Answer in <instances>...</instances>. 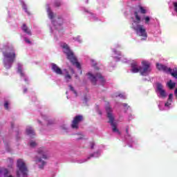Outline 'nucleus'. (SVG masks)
Wrapping results in <instances>:
<instances>
[{
	"instance_id": "1",
	"label": "nucleus",
	"mask_w": 177,
	"mask_h": 177,
	"mask_svg": "<svg viewBox=\"0 0 177 177\" xmlns=\"http://www.w3.org/2000/svg\"><path fill=\"white\" fill-rule=\"evenodd\" d=\"M131 73L133 74H136L137 73H140V75L146 77V75H149L150 73H151V64L147 61H142V66H138V62H134L131 63Z\"/></svg>"
},
{
	"instance_id": "2",
	"label": "nucleus",
	"mask_w": 177,
	"mask_h": 177,
	"mask_svg": "<svg viewBox=\"0 0 177 177\" xmlns=\"http://www.w3.org/2000/svg\"><path fill=\"white\" fill-rule=\"evenodd\" d=\"M5 49L6 51L3 52L4 67L9 69L12 67V64L15 63L16 60V50L13 47H5Z\"/></svg>"
},
{
	"instance_id": "3",
	"label": "nucleus",
	"mask_w": 177,
	"mask_h": 177,
	"mask_svg": "<svg viewBox=\"0 0 177 177\" xmlns=\"http://www.w3.org/2000/svg\"><path fill=\"white\" fill-rule=\"evenodd\" d=\"M62 48L64 49V52L66 55L67 59L70 60L73 66H76L77 68H81V64L80 62H78L75 55H74V53L70 50V47H68V45L64 44Z\"/></svg>"
},
{
	"instance_id": "4",
	"label": "nucleus",
	"mask_w": 177,
	"mask_h": 177,
	"mask_svg": "<svg viewBox=\"0 0 177 177\" xmlns=\"http://www.w3.org/2000/svg\"><path fill=\"white\" fill-rule=\"evenodd\" d=\"M47 13L49 19L52 20V24L54 27H60L63 26V24L64 23L63 16L59 15L57 17L56 19H55V16H56V14H55V12L52 11V9H50V7L47 8Z\"/></svg>"
},
{
	"instance_id": "5",
	"label": "nucleus",
	"mask_w": 177,
	"mask_h": 177,
	"mask_svg": "<svg viewBox=\"0 0 177 177\" xmlns=\"http://www.w3.org/2000/svg\"><path fill=\"white\" fill-rule=\"evenodd\" d=\"M38 156H36V162L39 164V168L40 169H44V167L46 164V162L42 160L48 159V156L46 155V149L45 148H39L37 151Z\"/></svg>"
},
{
	"instance_id": "6",
	"label": "nucleus",
	"mask_w": 177,
	"mask_h": 177,
	"mask_svg": "<svg viewBox=\"0 0 177 177\" xmlns=\"http://www.w3.org/2000/svg\"><path fill=\"white\" fill-rule=\"evenodd\" d=\"M106 111L107 117L109 120V122L111 124L113 129V132H118L120 133V131L117 129V126L114 123V116L113 115V110L110 105H107L105 108Z\"/></svg>"
},
{
	"instance_id": "7",
	"label": "nucleus",
	"mask_w": 177,
	"mask_h": 177,
	"mask_svg": "<svg viewBox=\"0 0 177 177\" xmlns=\"http://www.w3.org/2000/svg\"><path fill=\"white\" fill-rule=\"evenodd\" d=\"M17 167L19 169V171H17V175L18 177H20V174H21L23 176H26L27 175L28 169H27L26 162L23 161V159H19L17 161Z\"/></svg>"
},
{
	"instance_id": "8",
	"label": "nucleus",
	"mask_w": 177,
	"mask_h": 177,
	"mask_svg": "<svg viewBox=\"0 0 177 177\" xmlns=\"http://www.w3.org/2000/svg\"><path fill=\"white\" fill-rule=\"evenodd\" d=\"M88 80H90L91 82L93 85H96V82H97V80L100 81V84H104L106 82V80H104V77L101 75V73H97L93 75L92 73H88Z\"/></svg>"
},
{
	"instance_id": "9",
	"label": "nucleus",
	"mask_w": 177,
	"mask_h": 177,
	"mask_svg": "<svg viewBox=\"0 0 177 177\" xmlns=\"http://www.w3.org/2000/svg\"><path fill=\"white\" fill-rule=\"evenodd\" d=\"M84 121V116L82 115H77L73 118V120L71 122V129H79L80 123Z\"/></svg>"
},
{
	"instance_id": "10",
	"label": "nucleus",
	"mask_w": 177,
	"mask_h": 177,
	"mask_svg": "<svg viewBox=\"0 0 177 177\" xmlns=\"http://www.w3.org/2000/svg\"><path fill=\"white\" fill-rule=\"evenodd\" d=\"M133 28L137 33H140V37H144V38L141 39V41H143V39H146L147 38V32H146V29L143 25L138 24Z\"/></svg>"
},
{
	"instance_id": "11",
	"label": "nucleus",
	"mask_w": 177,
	"mask_h": 177,
	"mask_svg": "<svg viewBox=\"0 0 177 177\" xmlns=\"http://www.w3.org/2000/svg\"><path fill=\"white\" fill-rule=\"evenodd\" d=\"M163 88L164 87L162 86V84L160 83L157 84V91L159 92L160 97H162L163 99H165V97H167V93Z\"/></svg>"
},
{
	"instance_id": "12",
	"label": "nucleus",
	"mask_w": 177,
	"mask_h": 177,
	"mask_svg": "<svg viewBox=\"0 0 177 177\" xmlns=\"http://www.w3.org/2000/svg\"><path fill=\"white\" fill-rule=\"evenodd\" d=\"M156 68L159 71H163L164 73H167V74H169V69H171V68H168L167 66L159 63L156 64Z\"/></svg>"
},
{
	"instance_id": "13",
	"label": "nucleus",
	"mask_w": 177,
	"mask_h": 177,
	"mask_svg": "<svg viewBox=\"0 0 177 177\" xmlns=\"http://www.w3.org/2000/svg\"><path fill=\"white\" fill-rule=\"evenodd\" d=\"M51 66V70L53 73H55L57 75H63V71L57 66V64H52Z\"/></svg>"
},
{
	"instance_id": "14",
	"label": "nucleus",
	"mask_w": 177,
	"mask_h": 177,
	"mask_svg": "<svg viewBox=\"0 0 177 177\" xmlns=\"http://www.w3.org/2000/svg\"><path fill=\"white\" fill-rule=\"evenodd\" d=\"M26 133L32 138H34L35 136V131H34V129H32L31 127L26 129Z\"/></svg>"
},
{
	"instance_id": "15",
	"label": "nucleus",
	"mask_w": 177,
	"mask_h": 177,
	"mask_svg": "<svg viewBox=\"0 0 177 177\" xmlns=\"http://www.w3.org/2000/svg\"><path fill=\"white\" fill-rule=\"evenodd\" d=\"M21 28L24 31V32H26V34H28V35H31V30H30L28 26H27L26 24H23Z\"/></svg>"
},
{
	"instance_id": "16",
	"label": "nucleus",
	"mask_w": 177,
	"mask_h": 177,
	"mask_svg": "<svg viewBox=\"0 0 177 177\" xmlns=\"http://www.w3.org/2000/svg\"><path fill=\"white\" fill-rule=\"evenodd\" d=\"M64 71L66 72L64 79L66 82H70L71 80L72 79V77L70 75V73H68V71H67V69H64Z\"/></svg>"
},
{
	"instance_id": "17",
	"label": "nucleus",
	"mask_w": 177,
	"mask_h": 177,
	"mask_svg": "<svg viewBox=\"0 0 177 177\" xmlns=\"http://www.w3.org/2000/svg\"><path fill=\"white\" fill-rule=\"evenodd\" d=\"M169 74H171L174 78H177V69H173V71L172 68L169 69Z\"/></svg>"
},
{
	"instance_id": "18",
	"label": "nucleus",
	"mask_w": 177,
	"mask_h": 177,
	"mask_svg": "<svg viewBox=\"0 0 177 177\" xmlns=\"http://www.w3.org/2000/svg\"><path fill=\"white\" fill-rule=\"evenodd\" d=\"M167 86L169 88V89H174L175 86H176V83L172 82V80H169L167 82Z\"/></svg>"
},
{
	"instance_id": "19",
	"label": "nucleus",
	"mask_w": 177,
	"mask_h": 177,
	"mask_svg": "<svg viewBox=\"0 0 177 177\" xmlns=\"http://www.w3.org/2000/svg\"><path fill=\"white\" fill-rule=\"evenodd\" d=\"M134 15L136 18V21H134V23H140V16H139V13L138 12V11H136L134 12Z\"/></svg>"
},
{
	"instance_id": "20",
	"label": "nucleus",
	"mask_w": 177,
	"mask_h": 177,
	"mask_svg": "<svg viewBox=\"0 0 177 177\" xmlns=\"http://www.w3.org/2000/svg\"><path fill=\"white\" fill-rule=\"evenodd\" d=\"M17 71L20 73L21 77H25L24 73H23V66L20 64H18Z\"/></svg>"
},
{
	"instance_id": "21",
	"label": "nucleus",
	"mask_w": 177,
	"mask_h": 177,
	"mask_svg": "<svg viewBox=\"0 0 177 177\" xmlns=\"http://www.w3.org/2000/svg\"><path fill=\"white\" fill-rule=\"evenodd\" d=\"M54 8H60L62 6V1L59 0H55L53 2Z\"/></svg>"
},
{
	"instance_id": "22",
	"label": "nucleus",
	"mask_w": 177,
	"mask_h": 177,
	"mask_svg": "<svg viewBox=\"0 0 177 177\" xmlns=\"http://www.w3.org/2000/svg\"><path fill=\"white\" fill-rule=\"evenodd\" d=\"M140 13H142V15H146V13L147 12L146 9H145V8H143L142 6H140Z\"/></svg>"
},
{
	"instance_id": "23",
	"label": "nucleus",
	"mask_w": 177,
	"mask_h": 177,
	"mask_svg": "<svg viewBox=\"0 0 177 177\" xmlns=\"http://www.w3.org/2000/svg\"><path fill=\"white\" fill-rule=\"evenodd\" d=\"M144 20L145 21L146 24H149V23L150 21V17H148V16L145 17L144 18Z\"/></svg>"
},
{
	"instance_id": "24",
	"label": "nucleus",
	"mask_w": 177,
	"mask_h": 177,
	"mask_svg": "<svg viewBox=\"0 0 177 177\" xmlns=\"http://www.w3.org/2000/svg\"><path fill=\"white\" fill-rule=\"evenodd\" d=\"M4 108L6 110H9V102L6 101L4 103Z\"/></svg>"
},
{
	"instance_id": "25",
	"label": "nucleus",
	"mask_w": 177,
	"mask_h": 177,
	"mask_svg": "<svg viewBox=\"0 0 177 177\" xmlns=\"http://www.w3.org/2000/svg\"><path fill=\"white\" fill-rule=\"evenodd\" d=\"M30 147H35V146H37V142L35 141H30Z\"/></svg>"
},
{
	"instance_id": "26",
	"label": "nucleus",
	"mask_w": 177,
	"mask_h": 177,
	"mask_svg": "<svg viewBox=\"0 0 177 177\" xmlns=\"http://www.w3.org/2000/svg\"><path fill=\"white\" fill-rule=\"evenodd\" d=\"M69 89H71V91H72V92H73L75 95H77V91L74 89V87H73V86L69 85Z\"/></svg>"
},
{
	"instance_id": "27",
	"label": "nucleus",
	"mask_w": 177,
	"mask_h": 177,
	"mask_svg": "<svg viewBox=\"0 0 177 177\" xmlns=\"http://www.w3.org/2000/svg\"><path fill=\"white\" fill-rule=\"evenodd\" d=\"M126 135L127 136H131V134H129V126H127L126 128Z\"/></svg>"
},
{
	"instance_id": "28",
	"label": "nucleus",
	"mask_w": 177,
	"mask_h": 177,
	"mask_svg": "<svg viewBox=\"0 0 177 177\" xmlns=\"http://www.w3.org/2000/svg\"><path fill=\"white\" fill-rule=\"evenodd\" d=\"M77 135H78L80 137H78L77 139V140H81L82 139H84V135L81 134V133H77Z\"/></svg>"
},
{
	"instance_id": "29",
	"label": "nucleus",
	"mask_w": 177,
	"mask_h": 177,
	"mask_svg": "<svg viewBox=\"0 0 177 177\" xmlns=\"http://www.w3.org/2000/svg\"><path fill=\"white\" fill-rule=\"evenodd\" d=\"M4 176H8V174H9V170L8 169H5L3 170Z\"/></svg>"
},
{
	"instance_id": "30",
	"label": "nucleus",
	"mask_w": 177,
	"mask_h": 177,
	"mask_svg": "<svg viewBox=\"0 0 177 177\" xmlns=\"http://www.w3.org/2000/svg\"><path fill=\"white\" fill-rule=\"evenodd\" d=\"M173 6H174V10H175V11L176 12V13H177V1L173 3Z\"/></svg>"
},
{
	"instance_id": "31",
	"label": "nucleus",
	"mask_w": 177,
	"mask_h": 177,
	"mask_svg": "<svg viewBox=\"0 0 177 177\" xmlns=\"http://www.w3.org/2000/svg\"><path fill=\"white\" fill-rule=\"evenodd\" d=\"M173 97H174V95L172 93L169 95V98H168L169 102H172Z\"/></svg>"
},
{
	"instance_id": "32",
	"label": "nucleus",
	"mask_w": 177,
	"mask_h": 177,
	"mask_svg": "<svg viewBox=\"0 0 177 177\" xmlns=\"http://www.w3.org/2000/svg\"><path fill=\"white\" fill-rule=\"evenodd\" d=\"M24 41L26 42V44H31V41H30V39H28L27 37L24 38Z\"/></svg>"
},
{
	"instance_id": "33",
	"label": "nucleus",
	"mask_w": 177,
	"mask_h": 177,
	"mask_svg": "<svg viewBox=\"0 0 177 177\" xmlns=\"http://www.w3.org/2000/svg\"><path fill=\"white\" fill-rule=\"evenodd\" d=\"M92 157H93V154L90 155V156H88L87 159H85L84 162H86V161H87L88 160H91Z\"/></svg>"
},
{
	"instance_id": "34",
	"label": "nucleus",
	"mask_w": 177,
	"mask_h": 177,
	"mask_svg": "<svg viewBox=\"0 0 177 177\" xmlns=\"http://www.w3.org/2000/svg\"><path fill=\"white\" fill-rule=\"evenodd\" d=\"M165 107H169V106H171V103H169V102H167L165 104Z\"/></svg>"
},
{
	"instance_id": "35",
	"label": "nucleus",
	"mask_w": 177,
	"mask_h": 177,
	"mask_svg": "<svg viewBox=\"0 0 177 177\" xmlns=\"http://www.w3.org/2000/svg\"><path fill=\"white\" fill-rule=\"evenodd\" d=\"M94 147H95V142H91V149H93Z\"/></svg>"
},
{
	"instance_id": "36",
	"label": "nucleus",
	"mask_w": 177,
	"mask_h": 177,
	"mask_svg": "<svg viewBox=\"0 0 177 177\" xmlns=\"http://www.w3.org/2000/svg\"><path fill=\"white\" fill-rule=\"evenodd\" d=\"M123 97L124 98V95H122V93H120V94H118V95H116V97Z\"/></svg>"
},
{
	"instance_id": "37",
	"label": "nucleus",
	"mask_w": 177,
	"mask_h": 177,
	"mask_svg": "<svg viewBox=\"0 0 177 177\" xmlns=\"http://www.w3.org/2000/svg\"><path fill=\"white\" fill-rule=\"evenodd\" d=\"M123 106H124V107H127V106H128V104L124 103Z\"/></svg>"
},
{
	"instance_id": "38",
	"label": "nucleus",
	"mask_w": 177,
	"mask_h": 177,
	"mask_svg": "<svg viewBox=\"0 0 177 177\" xmlns=\"http://www.w3.org/2000/svg\"><path fill=\"white\" fill-rule=\"evenodd\" d=\"M27 92V88L24 89V93H26Z\"/></svg>"
},
{
	"instance_id": "39",
	"label": "nucleus",
	"mask_w": 177,
	"mask_h": 177,
	"mask_svg": "<svg viewBox=\"0 0 177 177\" xmlns=\"http://www.w3.org/2000/svg\"><path fill=\"white\" fill-rule=\"evenodd\" d=\"M71 72L73 73V74H74V70L71 69Z\"/></svg>"
},
{
	"instance_id": "40",
	"label": "nucleus",
	"mask_w": 177,
	"mask_h": 177,
	"mask_svg": "<svg viewBox=\"0 0 177 177\" xmlns=\"http://www.w3.org/2000/svg\"><path fill=\"white\" fill-rule=\"evenodd\" d=\"M11 127H12V128H13V123H11Z\"/></svg>"
},
{
	"instance_id": "41",
	"label": "nucleus",
	"mask_w": 177,
	"mask_h": 177,
	"mask_svg": "<svg viewBox=\"0 0 177 177\" xmlns=\"http://www.w3.org/2000/svg\"><path fill=\"white\" fill-rule=\"evenodd\" d=\"M84 100H85V102H86V97H84Z\"/></svg>"
},
{
	"instance_id": "42",
	"label": "nucleus",
	"mask_w": 177,
	"mask_h": 177,
	"mask_svg": "<svg viewBox=\"0 0 177 177\" xmlns=\"http://www.w3.org/2000/svg\"><path fill=\"white\" fill-rule=\"evenodd\" d=\"M99 114H100V115H102V112L100 111V112H99Z\"/></svg>"
},
{
	"instance_id": "43",
	"label": "nucleus",
	"mask_w": 177,
	"mask_h": 177,
	"mask_svg": "<svg viewBox=\"0 0 177 177\" xmlns=\"http://www.w3.org/2000/svg\"><path fill=\"white\" fill-rule=\"evenodd\" d=\"M1 173H2V171L0 169V175H1Z\"/></svg>"
},
{
	"instance_id": "44",
	"label": "nucleus",
	"mask_w": 177,
	"mask_h": 177,
	"mask_svg": "<svg viewBox=\"0 0 177 177\" xmlns=\"http://www.w3.org/2000/svg\"><path fill=\"white\" fill-rule=\"evenodd\" d=\"M96 70H99V68H96Z\"/></svg>"
},
{
	"instance_id": "45",
	"label": "nucleus",
	"mask_w": 177,
	"mask_h": 177,
	"mask_svg": "<svg viewBox=\"0 0 177 177\" xmlns=\"http://www.w3.org/2000/svg\"><path fill=\"white\" fill-rule=\"evenodd\" d=\"M85 12H88V11H87V10H85Z\"/></svg>"
},
{
	"instance_id": "46",
	"label": "nucleus",
	"mask_w": 177,
	"mask_h": 177,
	"mask_svg": "<svg viewBox=\"0 0 177 177\" xmlns=\"http://www.w3.org/2000/svg\"><path fill=\"white\" fill-rule=\"evenodd\" d=\"M86 2H88V0H86Z\"/></svg>"
}]
</instances>
